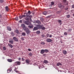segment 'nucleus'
Listing matches in <instances>:
<instances>
[{"instance_id":"nucleus-1","label":"nucleus","mask_w":74,"mask_h":74,"mask_svg":"<svg viewBox=\"0 0 74 74\" xmlns=\"http://www.w3.org/2000/svg\"><path fill=\"white\" fill-rule=\"evenodd\" d=\"M36 27H34L33 29V31H35V30H37L38 29L41 28V25H37Z\"/></svg>"},{"instance_id":"nucleus-2","label":"nucleus","mask_w":74,"mask_h":74,"mask_svg":"<svg viewBox=\"0 0 74 74\" xmlns=\"http://www.w3.org/2000/svg\"><path fill=\"white\" fill-rule=\"evenodd\" d=\"M62 3L63 5H67L68 4V1H67L66 0H63Z\"/></svg>"},{"instance_id":"nucleus-3","label":"nucleus","mask_w":74,"mask_h":74,"mask_svg":"<svg viewBox=\"0 0 74 74\" xmlns=\"http://www.w3.org/2000/svg\"><path fill=\"white\" fill-rule=\"evenodd\" d=\"M21 27L23 28L24 30L26 31L27 29V28L25 26V25L24 24H22L21 25Z\"/></svg>"},{"instance_id":"nucleus-4","label":"nucleus","mask_w":74,"mask_h":74,"mask_svg":"<svg viewBox=\"0 0 74 74\" xmlns=\"http://www.w3.org/2000/svg\"><path fill=\"white\" fill-rule=\"evenodd\" d=\"M26 17L25 18V19L26 21H29V19H31L32 17H29L28 16H26Z\"/></svg>"},{"instance_id":"nucleus-5","label":"nucleus","mask_w":74,"mask_h":74,"mask_svg":"<svg viewBox=\"0 0 74 74\" xmlns=\"http://www.w3.org/2000/svg\"><path fill=\"white\" fill-rule=\"evenodd\" d=\"M24 23L27 25H31V23L30 22H27V21H25Z\"/></svg>"},{"instance_id":"nucleus-6","label":"nucleus","mask_w":74,"mask_h":74,"mask_svg":"<svg viewBox=\"0 0 74 74\" xmlns=\"http://www.w3.org/2000/svg\"><path fill=\"white\" fill-rule=\"evenodd\" d=\"M25 32L27 34L29 35L30 33V31L29 30H27V28L26 30H25Z\"/></svg>"},{"instance_id":"nucleus-7","label":"nucleus","mask_w":74,"mask_h":74,"mask_svg":"<svg viewBox=\"0 0 74 74\" xmlns=\"http://www.w3.org/2000/svg\"><path fill=\"white\" fill-rule=\"evenodd\" d=\"M24 17H26V15H20L19 16V19H22V18H23Z\"/></svg>"},{"instance_id":"nucleus-8","label":"nucleus","mask_w":74,"mask_h":74,"mask_svg":"<svg viewBox=\"0 0 74 74\" xmlns=\"http://www.w3.org/2000/svg\"><path fill=\"white\" fill-rule=\"evenodd\" d=\"M15 63L16 64V65H20L21 64V62L19 61H17L16 62H15Z\"/></svg>"},{"instance_id":"nucleus-9","label":"nucleus","mask_w":74,"mask_h":74,"mask_svg":"<svg viewBox=\"0 0 74 74\" xmlns=\"http://www.w3.org/2000/svg\"><path fill=\"white\" fill-rule=\"evenodd\" d=\"M13 39L15 41H16L17 42H18V38H17L16 37H14L13 38Z\"/></svg>"},{"instance_id":"nucleus-10","label":"nucleus","mask_w":74,"mask_h":74,"mask_svg":"<svg viewBox=\"0 0 74 74\" xmlns=\"http://www.w3.org/2000/svg\"><path fill=\"white\" fill-rule=\"evenodd\" d=\"M46 41L48 42H52V40L50 38H47V39L46 40Z\"/></svg>"},{"instance_id":"nucleus-11","label":"nucleus","mask_w":74,"mask_h":74,"mask_svg":"<svg viewBox=\"0 0 74 74\" xmlns=\"http://www.w3.org/2000/svg\"><path fill=\"white\" fill-rule=\"evenodd\" d=\"M28 27H29L30 29H32V28H33V25H29L28 26Z\"/></svg>"},{"instance_id":"nucleus-12","label":"nucleus","mask_w":74,"mask_h":74,"mask_svg":"<svg viewBox=\"0 0 74 74\" xmlns=\"http://www.w3.org/2000/svg\"><path fill=\"white\" fill-rule=\"evenodd\" d=\"M25 62L29 64V63L30 62V60L29 59H27L25 60Z\"/></svg>"},{"instance_id":"nucleus-13","label":"nucleus","mask_w":74,"mask_h":74,"mask_svg":"<svg viewBox=\"0 0 74 74\" xmlns=\"http://www.w3.org/2000/svg\"><path fill=\"white\" fill-rule=\"evenodd\" d=\"M45 53V51L44 50H41L40 51V53H41V54H43V53Z\"/></svg>"},{"instance_id":"nucleus-14","label":"nucleus","mask_w":74,"mask_h":74,"mask_svg":"<svg viewBox=\"0 0 74 74\" xmlns=\"http://www.w3.org/2000/svg\"><path fill=\"white\" fill-rule=\"evenodd\" d=\"M7 29L9 31H11V28L10 27H7Z\"/></svg>"},{"instance_id":"nucleus-15","label":"nucleus","mask_w":74,"mask_h":74,"mask_svg":"<svg viewBox=\"0 0 74 74\" xmlns=\"http://www.w3.org/2000/svg\"><path fill=\"white\" fill-rule=\"evenodd\" d=\"M58 7H62V8H64V5H62V4H59L58 5Z\"/></svg>"},{"instance_id":"nucleus-16","label":"nucleus","mask_w":74,"mask_h":74,"mask_svg":"<svg viewBox=\"0 0 74 74\" xmlns=\"http://www.w3.org/2000/svg\"><path fill=\"white\" fill-rule=\"evenodd\" d=\"M36 23H38V24H39V25L41 24V22L39 21H36Z\"/></svg>"},{"instance_id":"nucleus-17","label":"nucleus","mask_w":74,"mask_h":74,"mask_svg":"<svg viewBox=\"0 0 74 74\" xmlns=\"http://www.w3.org/2000/svg\"><path fill=\"white\" fill-rule=\"evenodd\" d=\"M61 65H62V64L60 62H58L57 64V66H61Z\"/></svg>"},{"instance_id":"nucleus-18","label":"nucleus","mask_w":74,"mask_h":74,"mask_svg":"<svg viewBox=\"0 0 74 74\" xmlns=\"http://www.w3.org/2000/svg\"><path fill=\"white\" fill-rule=\"evenodd\" d=\"M27 14H27L26 15V16H28L29 17H30L31 18H32V15H30V14ZM30 15V16H29Z\"/></svg>"},{"instance_id":"nucleus-19","label":"nucleus","mask_w":74,"mask_h":74,"mask_svg":"<svg viewBox=\"0 0 74 74\" xmlns=\"http://www.w3.org/2000/svg\"><path fill=\"white\" fill-rule=\"evenodd\" d=\"M63 54H64V55H66L67 53V51L65 50H63Z\"/></svg>"},{"instance_id":"nucleus-20","label":"nucleus","mask_w":74,"mask_h":74,"mask_svg":"<svg viewBox=\"0 0 74 74\" xmlns=\"http://www.w3.org/2000/svg\"><path fill=\"white\" fill-rule=\"evenodd\" d=\"M9 42L11 44H13V42H14V40H10L9 41Z\"/></svg>"},{"instance_id":"nucleus-21","label":"nucleus","mask_w":74,"mask_h":74,"mask_svg":"<svg viewBox=\"0 0 74 74\" xmlns=\"http://www.w3.org/2000/svg\"><path fill=\"white\" fill-rule=\"evenodd\" d=\"M7 61L9 62H12V60L11 59H8Z\"/></svg>"},{"instance_id":"nucleus-22","label":"nucleus","mask_w":74,"mask_h":74,"mask_svg":"<svg viewBox=\"0 0 74 74\" xmlns=\"http://www.w3.org/2000/svg\"><path fill=\"white\" fill-rule=\"evenodd\" d=\"M5 8L7 11H9V10L8 9V6H6Z\"/></svg>"},{"instance_id":"nucleus-23","label":"nucleus","mask_w":74,"mask_h":74,"mask_svg":"<svg viewBox=\"0 0 74 74\" xmlns=\"http://www.w3.org/2000/svg\"><path fill=\"white\" fill-rule=\"evenodd\" d=\"M43 62L44 63L47 64V63H48V62L47 60H44Z\"/></svg>"},{"instance_id":"nucleus-24","label":"nucleus","mask_w":74,"mask_h":74,"mask_svg":"<svg viewBox=\"0 0 74 74\" xmlns=\"http://www.w3.org/2000/svg\"><path fill=\"white\" fill-rule=\"evenodd\" d=\"M8 45L10 47V48H13V46L11 44H8Z\"/></svg>"},{"instance_id":"nucleus-25","label":"nucleus","mask_w":74,"mask_h":74,"mask_svg":"<svg viewBox=\"0 0 74 74\" xmlns=\"http://www.w3.org/2000/svg\"><path fill=\"white\" fill-rule=\"evenodd\" d=\"M51 7L52 6V5H53L55 4V3H54V2L53 1H52L51 2Z\"/></svg>"},{"instance_id":"nucleus-26","label":"nucleus","mask_w":74,"mask_h":74,"mask_svg":"<svg viewBox=\"0 0 74 74\" xmlns=\"http://www.w3.org/2000/svg\"><path fill=\"white\" fill-rule=\"evenodd\" d=\"M10 71H11V69H8L7 70V72L8 73H10Z\"/></svg>"},{"instance_id":"nucleus-27","label":"nucleus","mask_w":74,"mask_h":74,"mask_svg":"<svg viewBox=\"0 0 74 74\" xmlns=\"http://www.w3.org/2000/svg\"><path fill=\"white\" fill-rule=\"evenodd\" d=\"M58 22L60 23V25H62V21H61L60 20H58Z\"/></svg>"},{"instance_id":"nucleus-28","label":"nucleus","mask_w":74,"mask_h":74,"mask_svg":"<svg viewBox=\"0 0 74 74\" xmlns=\"http://www.w3.org/2000/svg\"><path fill=\"white\" fill-rule=\"evenodd\" d=\"M15 32H16L17 34H18L19 33V30L18 29H16L15 31Z\"/></svg>"},{"instance_id":"nucleus-29","label":"nucleus","mask_w":74,"mask_h":74,"mask_svg":"<svg viewBox=\"0 0 74 74\" xmlns=\"http://www.w3.org/2000/svg\"><path fill=\"white\" fill-rule=\"evenodd\" d=\"M47 12L46 11H45L43 12V15H47Z\"/></svg>"},{"instance_id":"nucleus-30","label":"nucleus","mask_w":74,"mask_h":74,"mask_svg":"<svg viewBox=\"0 0 74 74\" xmlns=\"http://www.w3.org/2000/svg\"><path fill=\"white\" fill-rule=\"evenodd\" d=\"M28 55L29 56L32 57V55H33V54H32V53H30L28 54Z\"/></svg>"},{"instance_id":"nucleus-31","label":"nucleus","mask_w":74,"mask_h":74,"mask_svg":"<svg viewBox=\"0 0 74 74\" xmlns=\"http://www.w3.org/2000/svg\"><path fill=\"white\" fill-rule=\"evenodd\" d=\"M72 31V29L70 28L68 29V32H71Z\"/></svg>"},{"instance_id":"nucleus-32","label":"nucleus","mask_w":74,"mask_h":74,"mask_svg":"<svg viewBox=\"0 0 74 74\" xmlns=\"http://www.w3.org/2000/svg\"><path fill=\"white\" fill-rule=\"evenodd\" d=\"M45 51V52H49V50H48V49H45L44 50Z\"/></svg>"},{"instance_id":"nucleus-33","label":"nucleus","mask_w":74,"mask_h":74,"mask_svg":"<svg viewBox=\"0 0 74 74\" xmlns=\"http://www.w3.org/2000/svg\"><path fill=\"white\" fill-rule=\"evenodd\" d=\"M45 44V43L44 42H42L40 43V44H42V45H44V44Z\"/></svg>"},{"instance_id":"nucleus-34","label":"nucleus","mask_w":74,"mask_h":74,"mask_svg":"<svg viewBox=\"0 0 74 74\" xmlns=\"http://www.w3.org/2000/svg\"><path fill=\"white\" fill-rule=\"evenodd\" d=\"M40 29H41L42 30H45V27H42V26H41V28Z\"/></svg>"},{"instance_id":"nucleus-35","label":"nucleus","mask_w":74,"mask_h":74,"mask_svg":"<svg viewBox=\"0 0 74 74\" xmlns=\"http://www.w3.org/2000/svg\"><path fill=\"white\" fill-rule=\"evenodd\" d=\"M22 36H25L26 35V33L24 32H23V33H22Z\"/></svg>"},{"instance_id":"nucleus-36","label":"nucleus","mask_w":74,"mask_h":74,"mask_svg":"<svg viewBox=\"0 0 74 74\" xmlns=\"http://www.w3.org/2000/svg\"><path fill=\"white\" fill-rule=\"evenodd\" d=\"M14 34H14V33H13V32H12L11 33V35L13 37V36H14Z\"/></svg>"},{"instance_id":"nucleus-37","label":"nucleus","mask_w":74,"mask_h":74,"mask_svg":"<svg viewBox=\"0 0 74 74\" xmlns=\"http://www.w3.org/2000/svg\"><path fill=\"white\" fill-rule=\"evenodd\" d=\"M28 14H31V12L30 11H29L28 12V13H27V15H28Z\"/></svg>"},{"instance_id":"nucleus-38","label":"nucleus","mask_w":74,"mask_h":74,"mask_svg":"<svg viewBox=\"0 0 74 74\" xmlns=\"http://www.w3.org/2000/svg\"><path fill=\"white\" fill-rule=\"evenodd\" d=\"M36 33H37V34H40V31H38L36 32Z\"/></svg>"},{"instance_id":"nucleus-39","label":"nucleus","mask_w":74,"mask_h":74,"mask_svg":"<svg viewBox=\"0 0 74 74\" xmlns=\"http://www.w3.org/2000/svg\"><path fill=\"white\" fill-rule=\"evenodd\" d=\"M60 13H61V11H59L57 12V14H60Z\"/></svg>"},{"instance_id":"nucleus-40","label":"nucleus","mask_w":74,"mask_h":74,"mask_svg":"<svg viewBox=\"0 0 74 74\" xmlns=\"http://www.w3.org/2000/svg\"><path fill=\"white\" fill-rule=\"evenodd\" d=\"M4 2V0H0V3H2Z\"/></svg>"},{"instance_id":"nucleus-41","label":"nucleus","mask_w":74,"mask_h":74,"mask_svg":"<svg viewBox=\"0 0 74 74\" xmlns=\"http://www.w3.org/2000/svg\"><path fill=\"white\" fill-rule=\"evenodd\" d=\"M64 35L65 36H67V33L66 32H65L64 33Z\"/></svg>"},{"instance_id":"nucleus-42","label":"nucleus","mask_w":74,"mask_h":74,"mask_svg":"<svg viewBox=\"0 0 74 74\" xmlns=\"http://www.w3.org/2000/svg\"><path fill=\"white\" fill-rule=\"evenodd\" d=\"M3 49L4 51H5V50H6V48H5V47H3Z\"/></svg>"},{"instance_id":"nucleus-43","label":"nucleus","mask_w":74,"mask_h":74,"mask_svg":"<svg viewBox=\"0 0 74 74\" xmlns=\"http://www.w3.org/2000/svg\"><path fill=\"white\" fill-rule=\"evenodd\" d=\"M41 22H43V21H44V19L42 18H41L40 19Z\"/></svg>"},{"instance_id":"nucleus-44","label":"nucleus","mask_w":74,"mask_h":74,"mask_svg":"<svg viewBox=\"0 0 74 74\" xmlns=\"http://www.w3.org/2000/svg\"><path fill=\"white\" fill-rule=\"evenodd\" d=\"M70 15H68L67 16V18H70Z\"/></svg>"},{"instance_id":"nucleus-45","label":"nucleus","mask_w":74,"mask_h":74,"mask_svg":"<svg viewBox=\"0 0 74 74\" xmlns=\"http://www.w3.org/2000/svg\"><path fill=\"white\" fill-rule=\"evenodd\" d=\"M15 20H16V21H18V18L16 17L15 18Z\"/></svg>"},{"instance_id":"nucleus-46","label":"nucleus","mask_w":74,"mask_h":74,"mask_svg":"<svg viewBox=\"0 0 74 74\" xmlns=\"http://www.w3.org/2000/svg\"><path fill=\"white\" fill-rule=\"evenodd\" d=\"M18 60H19V61H21V58H18Z\"/></svg>"},{"instance_id":"nucleus-47","label":"nucleus","mask_w":74,"mask_h":74,"mask_svg":"<svg viewBox=\"0 0 74 74\" xmlns=\"http://www.w3.org/2000/svg\"><path fill=\"white\" fill-rule=\"evenodd\" d=\"M21 39L22 40H24V38L23 37H22L21 38Z\"/></svg>"},{"instance_id":"nucleus-48","label":"nucleus","mask_w":74,"mask_h":74,"mask_svg":"<svg viewBox=\"0 0 74 74\" xmlns=\"http://www.w3.org/2000/svg\"><path fill=\"white\" fill-rule=\"evenodd\" d=\"M52 37V34L50 35L49 36V37L51 38Z\"/></svg>"},{"instance_id":"nucleus-49","label":"nucleus","mask_w":74,"mask_h":74,"mask_svg":"<svg viewBox=\"0 0 74 74\" xmlns=\"http://www.w3.org/2000/svg\"><path fill=\"white\" fill-rule=\"evenodd\" d=\"M41 36L42 37H45V36L43 34L41 35Z\"/></svg>"},{"instance_id":"nucleus-50","label":"nucleus","mask_w":74,"mask_h":74,"mask_svg":"<svg viewBox=\"0 0 74 74\" xmlns=\"http://www.w3.org/2000/svg\"><path fill=\"white\" fill-rule=\"evenodd\" d=\"M21 60L22 61H24V60H25L23 58H22V60Z\"/></svg>"},{"instance_id":"nucleus-51","label":"nucleus","mask_w":74,"mask_h":74,"mask_svg":"<svg viewBox=\"0 0 74 74\" xmlns=\"http://www.w3.org/2000/svg\"><path fill=\"white\" fill-rule=\"evenodd\" d=\"M28 50L29 51H31V49L29 48L28 49Z\"/></svg>"},{"instance_id":"nucleus-52","label":"nucleus","mask_w":74,"mask_h":74,"mask_svg":"<svg viewBox=\"0 0 74 74\" xmlns=\"http://www.w3.org/2000/svg\"><path fill=\"white\" fill-rule=\"evenodd\" d=\"M0 18H2V15L1 14H0Z\"/></svg>"},{"instance_id":"nucleus-53","label":"nucleus","mask_w":74,"mask_h":74,"mask_svg":"<svg viewBox=\"0 0 74 74\" xmlns=\"http://www.w3.org/2000/svg\"><path fill=\"white\" fill-rule=\"evenodd\" d=\"M72 7L73 8H74V5H72Z\"/></svg>"},{"instance_id":"nucleus-54","label":"nucleus","mask_w":74,"mask_h":74,"mask_svg":"<svg viewBox=\"0 0 74 74\" xmlns=\"http://www.w3.org/2000/svg\"><path fill=\"white\" fill-rule=\"evenodd\" d=\"M68 9H69V8H65V10H68Z\"/></svg>"},{"instance_id":"nucleus-55","label":"nucleus","mask_w":74,"mask_h":74,"mask_svg":"<svg viewBox=\"0 0 74 74\" xmlns=\"http://www.w3.org/2000/svg\"><path fill=\"white\" fill-rule=\"evenodd\" d=\"M47 37H49V34H47Z\"/></svg>"},{"instance_id":"nucleus-56","label":"nucleus","mask_w":74,"mask_h":74,"mask_svg":"<svg viewBox=\"0 0 74 74\" xmlns=\"http://www.w3.org/2000/svg\"><path fill=\"white\" fill-rule=\"evenodd\" d=\"M19 22H20V23H21V22H22V20H20Z\"/></svg>"},{"instance_id":"nucleus-57","label":"nucleus","mask_w":74,"mask_h":74,"mask_svg":"<svg viewBox=\"0 0 74 74\" xmlns=\"http://www.w3.org/2000/svg\"><path fill=\"white\" fill-rule=\"evenodd\" d=\"M16 73H17V72H18V71H16Z\"/></svg>"},{"instance_id":"nucleus-58","label":"nucleus","mask_w":74,"mask_h":74,"mask_svg":"<svg viewBox=\"0 0 74 74\" xmlns=\"http://www.w3.org/2000/svg\"><path fill=\"white\" fill-rule=\"evenodd\" d=\"M45 54H43V56H45Z\"/></svg>"},{"instance_id":"nucleus-59","label":"nucleus","mask_w":74,"mask_h":74,"mask_svg":"<svg viewBox=\"0 0 74 74\" xmlns=\"http://www.w3.org/2000/svg\"><path fill=\"white\" fill-rule=\"evenodd\" d=\"M1 22V21L0 20V22Z\"/></svg>"},{"instance_id":"nucleus-60","label":"nucleus","mask_w":74,"mask_h":74,"mask_svg":"<svg viewBox=\"0 0 74 74\" xmlns=\"http://www.w3.org/2000/svg\"><path fill=\"white\" fill-rule=\"evenodd\" d=\"M23 64H25V63H23Z\"/></svg>"}]
</instances>
